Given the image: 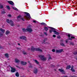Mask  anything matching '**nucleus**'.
Masks as SVG:
<instances>
[{"label": "nucleus", "mask_w": 77, "mask_h": 77, "mask_svg": "<svg viewBox=\"0 0 77 77\" xmlns=\"http://www.w3.org/2000/svg\"><path fill=\"white\" fill-rule=\"evenodd\" d=\"M31 51H40L41 52H42V50L39 49L37 48H34L33 46H32L31 48Z\"/></svg>", "instance_id": "f257e3e1"}, {"label": "nucleus", "mask_w": 77, "mask_h": 77, "mask_svg": "<svg viewBox=\"0 0 77 77\" xmlns=\"http://www.w3.org/2000/svg\"><path fill=\"white\" fill-rule=\"evenodd\" d=\"M27 28H26V30L28 31V32H29V33H31L32 32H33V29H32L31 27H32V25L31 24H29L27 27Z\"/></svg>", "instance_id": "f03ea898"}, {"label": "nucleus", "mask_w": 77, "mask_h": 77, "mask_svg": "<svg viewBox=\"0 0 77 77\" xmlns=\"http://www.w3.org/2000/svg\"><path fill=\"white\" fill-rule=\"evenodd\" d=\"M6 22L8 24H10L11 26H14V22L12 21V20H9V19H7L6 20Z\"/></svg>", "instance_id": "7ed1b4c3"}, {"label": "nucleus", "mask_w": 77, "mask_h": 77, "mask_svg": "<svg viewBox=\"0 0 77 77\" xmlns=\"http://www.w3.org/2000/svg\"><path fill=\"white\" fill-rule=\"evenodd\" d=\"M25 14H26V16L25 17V18L26 20H30V18H31V17H30V14L27 12H23Z\"/></svg>", "instance_id": "20e7f679"}, {"label": "nucleus", "mask_w": 77, "mask_h": 77, "mask_svg": "<svg viewBox=\"0 0 77 77\" xmlns=\"http://www.w3.org/2000/svg\"><path fill=\"white\" fill-rule=\"evenodd\" d=\"M39 57H40L41 59V60H43V61H44V60H47V58L44 57V55H39Z\"/></svg>", "instance_id": "39448f33"}, {"label": "nucleus", "mask_w": 77, "mask_h": 77, "mask_svg": "<svg viewBox=\"0 0 77 77\" xmlns=\"http://www.w3.org/2000/svg\"><path fill=\"white\" fill-rule=\"evenodd\" d=\"M58 71H59L60 72H62V74H65V71H64V70H63V69H58Z\"/></svg>", "instance_id": "423d86ee"}, {"label": "nucleus", "mask_w": 77, "mask_h": 77, "mask_svg": "<svg viewBox=\"0 0 77 77\" xmlns=\"http://www.w3.org/2000/svg\"><path fill=\"white\" fill-rule=\"evenodd\" d=\"M20 39H23V40H26L27 38H26V37L25 36H22L20 37Z\"/></svg>", "instance_id": "0eeeda50"}, {"label": "nucleus", "mask_w": 77, "mask_h": 77, "mask_svg": "<svg viewBox=\"0 0 77 77\" xmlns=\"http://www.w3.org/2000/svg\"><path fill=\"white\" fill-rule=\"evenodd\" d=\"M11 72H15V71H17L16 69L14 67H11Z\"/></svg>", "instance_id": "6e6552de"}, {"label": "nucleus", "mask_w": 77, "mask_h": 77, "mask_svg": "<svg viewBox=\"0 0 77 77\" xmlns=\"http://www.w3.org/2000/svg\"><path fill=\"white\" fill-rule=\"evenodd\" d=\"M63 49H61L60 50H56V53H62L63 51Z\"/></svg>", "instance_id": "1a4fd4ad"}, {"label": "nucleus", "mask_w": 77, "mask_h": 77, "mask_svg": "<svg viewBox=\"0 0 77 77\" xmlns=\"http://www.w3.org/2000/svg\"><path fill=\"white\" fill-rule=\"evenodd\" d=\"M7 2L10 5H12V6H14V3L13 2L11 1H8Z\"/></svg>", "instance_id": "9d476101"}, {"label": "nucleus", "mask_w": 77, "mask_h": 77, "mask_svg": "<svg viewBox=\"0 0 77 77\" xmlns=\"http://www.w3.org/2000/svg\"><path fill=\"white\" fill-rule=\"evenodd\" d=\"M20 63L21 65H24L25 66V65H26L27 64V62L23 61H21L20 62Z\"/></svg>", "instance_id": "9b49d317"}, {"label": "nucleus", "mask_w": 77, "mask_h": 77, "mask_svg": "<svg viewBox=\"0 0 77 77\" xmlns=\"http://www.w3.org/2000/svg\"><path fill=\"white\" fill-rule=\"evenodd\" d=\"M38 72V69L36 68V67H35L34 68V73L36 74H37V73Z\"/></svg>", "instance_id": "f8f14e48"}, {"label": "nucleus", "mask_w": 77, "mask_h": 77, "mask_svg": "<svg viewBox=\"0 0 77 77\" xmlns=\"http://www.w3.org/2000/svg\"><path fill=\"white\" fill-rule=\"evenodd\" d=\"M75 37L71 35V38H68V40H70V41H72V39H75Z\"/></svg>", "instance_id": "ddd939ff"}, {"label": "nucleus", "mask_w": 77, "mask_h": 77, "mask_svg": "<svg viewBox=\"0 0 77 77\" xmlns=\"http://www.w3.org/2000/svg\"><path fill=\"white\" fill-rule=\"evenodd\" d=\"M15 62L17 63H20V60L18 59H15Z\"/></svg>", "instance_id": "4468645a"}, {"label": "nucleus", "mask_w": 77, "mask_h": 77, "mask_svg": "<svg viewBox=\"0 0 77 77\" xmlns=\"http://www.w3.org/2000/svg\"><path fill=\"white\" fill-rule=\"evenodd\" d=\"M54 32L55 35H59V32H57L56 30H54Z\"/></svg>", "instance_id": "2eb2a0df"}, {"label": "nucleus", "mask_w": 77, "mask_h": 77, "mask_svg": "<svg viewBox=\"0 0 77 77\" xmlns=\"http://www.w3.org/2000/svg\"><path fill=\"white\" fill-rule=\"evenodd\" d=\"M0 30L3 33H5V30L2 28H0Z\"/></svg>", "instance_id": "dca6fc26"}, {"label": "nucleus", "mask_w": 77, "mask_h": 77, "mask_svg": "<svg viewBox=\"0 0 77 77\" xmlns=\"http://www.w3.org/2000/svg\"><path fill=\"white\" fill-rule=\"evenodd\" d=\"M27 29H25L24 28H23L22 29V30L23 31V32H28V31L27 30Z\"/></svg>", "instance_id": "f3484780"}, {"label": "nucleus", "mask_w": 77, "mask_h": 77, "mask_svg": "<svg viewBox=\"0 0 77 77\" xmlns=\"http://www.w3.org/2000/svg\"><path fill=\"white\" fill-rule=\"evenodd\" d=\"M34 60L35 62V63H36L37 65H39V62H38V60Z\"/></svg>", "instance_id": "a211bd4d"}, {"label": "nucleus", "mask_w": 77, "mask_h": 77, "mask_svg": "<svg viewBox=\"0 0 77 77\" xmlns=\"http://www.w3.org/2000/svg\"><path fill=\"white\" fill-rule=\"evenodd\" d=\"M70 45H75V44L74 43V42H72L71 41L69 42Z\"/></svg>", "instance_id": "6ab92c4d"}, {"label": "nucleus", "mask_w": 77, "mask_h": 77, "mask_svg": "<svg viewBox=\"0 0 77 77\" xmlns=\"http://www.w3.org/2000/svg\"><path fill=\"white\" fill-rule=\"evenodd\" d=\"M12 8H13V9L15 10V11H18V9L17 8H16L12 6Z\"/></svg>", "instance_id": "aec40b11"}, {"label": "nucleus", "mask_w": 77, "mask_h": 77, "mask_svg": "<svg viewBox=\"0 0 77 77\" xmlns=\"http://www.w3.org/2000/svg\"><path fill=\"white\" fill-rule=\"evenodd\" d=\"M15 75L16 77H19V76L20 75V74H19V73H18V72H16L15 74Z\"/></svg>", "instance_id": "412c9836"}, {"label": "nucleus", "mask_w": 77, "mask_h": 77, "mask_svg": "<svg viewBox=\"0 0 77 77\" xmlns=\"http://www.w3.org/2000/svg\"><path fill=\"white\" fill-rule=\"evenodd\" d=\"M48 28H50V29H51V30H57L56 29L52 27L48 26Z\"/></svg>", "instance_id": "4be33fe9"}, {"label": "nucleus", "mask_w": 77, "mask_h": 77, "mask_svg": "<svg viewBox=\"0 0 77 77\" xmlns=\"http://www.w3.org/2000/svg\"><path fill=\"white\" fill-rule=\"evenodd\" d=\"M44 29L45 31H46V32H47V30H48V28L46 26H44Z\"/></svg>", "instance_id": "5701e85b"}, {"label": "nucleus", "mask_w": 77, "mask_h": 77, "mask_svg": "<svg viewBox=\"0 0 77 77\" xmlns=\"http://www.w3.org/2000/svg\"><path fill=\"white\" fill-rule=\"evenodd\" d=\"M9 33H10V31L7 30V31H6V32H5V34L6 35H8V34H9Z\"/></svg>", "instance_id": "b1692460"}, {"label": "nucleus", "mask_w": 77, "mask_h": 77, "mask_svg": "<svg viewBox=\"0 0 77 77\" xmlns=\"http://www.w3.org/2000/svg\"><path fill=\"white\" fill-rule=\"evenodd\" d=\"M22 52L23 54H24V55H26L27 54V53L26 52H25L23 50V51H22Z\"/></svg>", "instance_id": "393cba45"}, {"label": "nucleus", "mask_w": 77, "mask_h": 77, "mask_svg": "<svg viewBox=\"0 0 77 77\" xmlns=\"http://www.w3.org/2000/svg\"><path fill=\"white\" fill-rule=\"evenodd\" d=\"M5 56L7 58H9V54H5Z\"/></svg>", "instance_id": "a878e982"}, {"label": "nucleus", "mask_w": 77, "mask_h": 77, "mask_svg": "<svg viewBox=\"0 0 77 77\" xmlns=\"http://www.w3.org/2000/svg\"><path fill=\"white\" fill-rule=\"evenodd\" d=\"M6 8L8 10H10V9H11V8H10V6H9V5H7L6 6Z\"/></svg>", "instance_id": "bb28decb"}, {"label": "nucleus", "mask_w": 77, "mask_h": 77, "mask_svg": "<svg viewBox=\"0 0 77 77\" xmlns=\"http://www.w3.org/2000/svg\"><path fill=\"white\" fill-rule=\"evenodd\" d=\"M30 66H29V68H33L32 64L31 63H30Z\"/></svg>", "instance_id": "cd10ccee"}, {"label": "nucleus", "mask_w": 77, "mask_h": 77, "mask_svg": "<svg viewBox=\"0 0 77 77\" xmlns=\"http://www.w3.org/2000/svg\"><path fill=\"white\" fill-rule=\"evenodd\" d=\"M71 36H72V35L71 34L68 33V36L69 38H70Z\"/></svg>", "instance_id": "c85d7f7f"}, {"label": "nucleus", "mask_w": 77, "mask_h": 77, "mask_svg": "<svg viewBox=\"0 0 77 77\" xmlns=\"http://www.w3.org/2000/svg\"><path fill=\"white\" fill-rule=\"evenodd\" d=\"M3 36V34H2V32L0 31V38L2 37Z\"/></svg>", "instance_id": "c756f323"}, {"label": "nucleus", "mask_w": 77, "mask_h": 77, "mask_svg": "<svg viewBox=\"0 0 77 77\" xmlns=\"http://www.w3.org/2000/svg\"><path fill=\"white\" fill-rule=\"evenodd\" d=\"M41 25H44L45 26L47 25V24H46V23H41Z\"/></svg>", "instance_id": "7c9ffc66"}, {"label": "nucleus", "mask_w": 77, "mask_h": 77, "mask_svg": "<svg viewBox=\"0 0 77 77\" xmlns=\"http://www.w3.org/2000/svg\"><path fill=\"white\" fill-rule=\"evenodd\" d=\"M60 45L61 46H63V47H64L65 46V45L63 44V43H61Z\"/></svg>", "instance_id": "2f4dec72"}, {"label": "nucleus", "mask_w": 77, "mask_h": 77, "mask_svg": "<svg viewBox=\"0 0 77 77\" xmlns=\"http://www.w3.org/2000/svg\"><path fill=\"white\" fill-rule=\"evenodd\" d=\"M4 7H3V5H1L0 6V8L1 9H3V8H4Z\"/></svg>", "instance_id": "473e14b6"}, {"label": "nucleus", "mask_w": 77, "mask_h": 77, "mask_svg": "<svg viewBox=\"0 0 77 77\" xmlns=\"http://www.w3.org/2000/svg\"><path fill=\"white\" fill-rule=\"evenodd\" d=\"M57 39H60V38H61V37H60V36L59 35L58 36H57Z\"/></svg>", "instance_id": "72a5a7b5"}, {"label": "nucleus", "mask_w": 77, "mask_h": 77, "mask_svg": "<svg viewBox=\"0 0 77 77\" xmlns=\"http://www.w3.org/2000/svg\"><path fill=\"white\" fill-rule=\"evenodd\" d=\"M54 30H53V29H51L49 30V32L50 33H52V32H54Z\"/></svg>", "instance_id": "f704fd0d"}, {"label": "nucleus", "mask_w": 77, "mask_h": 77, "mask_svg": "<svg viewBox=\"0 0 77 77\" xmlns=\"http://www.w3.org/2000/svg\"><path fill=\"white\" fill-rule=\"evenodd\" d=\"M71 71H72V72H75V70L74 69H70Z\"/></svg>", "instance_id": "c9c22d12"}, {"label": "nucleus", "mask_w": 77, "mask_h": 77, "mask_svg": "<svg viewBox=\"0 0 77 77\" xmlns=\"http://www.w3.org/2000/svg\"><path fill=\"white\" fill-rule=\"evenodd\" d=\"M71 68V66L69 65L68 66V69H70Z\"/></svg>", "instance_id": "e433bc0d"}, {"label": "nucleus", "mask_w": 77, "mask_h": 77, "mask_svg": "<svg viewBox=\"0 0 77 77\" xmlns=\"http://www.w3.org/2000/svg\"><path fill=\"white\" fill-rule=\"evenodd\" d=\"M1 14H6V12H5V11H2L1 12Z\"/></svg>", "instance_id": "4c0bfd02"}, {"label": "nucleus", "mask_w": 77, "mask_h": 77, "mask_svg": "<svg viewBox=\"0 0 77 77\" xmlns=\"http://www.w3.org/2000/svg\"><path fill=\"white\" fill-rule=\"evenodd\" d=\"M17 18L18 19V18H21V16L20 15L17 16Z\"/></svg>", "instance_id": "58836bf2"}, {"label": "nucleus", "mask_w": 77, "mask_h": 77, "mask_svg": "<svg viewBox=\"0 0 77 77\" xmlns=\"http://www.w3.org/2000/svg\"><path fill=\"white\" fill-rule=\"evenodd\" d=\"M50 66H51L52 67H54L55 66L53 65V64H51Z\"/></svg>", "instance_id": "ea45409f"}, {"label": "nucleus", "mask_w": 77, "mask_h": 77, "mask_svg": "<svg viewBox=\"0 0 77 77\" xmlns=\"http://www.w3.org/2000/svg\"><path fill=\"white\" fill-rule=\"evenodd\" d=\"M40 35V36H41V37H43V36H44V35L43 34L40 35Z\"/></svg>", "instance_id": "a19ab883"}, {"label": "nucleus", "mask_w": 77, "mask_h": 77, "mask_svg": "<svg viewBox=\"0 0 77 77\" xmlns=\"http://www.w3.org/2000/svg\"><path fill=\"white\" fill-rule=\"evenodd\" d=\"M4 48L3 47V46H0V49H3Z\"/></svg>", "instance_id": "79ce46f5"}, {"label": "nucleus", "mask_w": 77, "mask_h": 77, "mask_svg": "<svg viewBox=\"0 0 77 77\" xmlns=\"http://www.w3.org/2000/svg\"><path fill=\"white\" fill-rule=\"evenodd\" d=\"M21 20H22L23 21H25V19H24V18H21Z\"/></svg>", "instance_id": "37998d69"}, {"label": "nucleus", "mask_w": 77, "mask_h": 77, "mask_svg": "<svg viewBox=\"0 0 77 77\" xmlns=\"http://www.w3.org/2000/svg\"><path fill=\"white\" fill-rule=\"evenodd\" d=\"M44 33L45 35H46V36H47L48 35L47 33V32H44Z\"/></svg>", "instance_id": "c03bdc74"}, {"label": "nucleus", "mask_w": 77, "mask_h": 77, "mask_svg": "<svg viewBox=\"0 0 77 77\" xmlns=\"http://www.w3.org/2000/svg\"><path fill=\"white\" fill-rule=\"evenodd\" d=\"M55 49H53L52 50V51H53V52H55Z\"/></svg>", "instance_id": "a18cd8bd"}, {"label": "nucleus", "mask_w": 77, "mask_h": 77, "mask_svg": "<svg viewBox=\"0 0 77 77\" xmlns=\"http://www.w3.org/2000/svg\"><path fill=\"white\" fill-rule=\"evenodd\" d=\"M53 37L54 38H56V35H53Z\"/></svg>", "instance_id": "49530a36"}, {"label": "nucleus", "mask_w": 77, "mask_h": 77, "mask_svg": "<svg viewBox=\"0 0 77 77\" xmlns=\"http://www.w3.org/2000/svg\"><path fill=\"white\" fill-rule=\"evenodd\" d=\"M49 59H52V57H51V56H50V55H49Z\"/></svg>", "instance_id": "de8ad7c7"}, {"label": "nucleus", "mask_w": 77, "mask_h": 77, "mask_svg": "<svg viewBox=\"0 0 77 77\" xmlns=\"http://www.w3.org/2000/svg\"><path fill=\"white\" fill-rule=\"evenodd\" d=\"M74 69V66H73V65H72V67L71 68V69Z\"/></svg>", "instance_id": "09e8293b"}, {"label": "nucleus", "mask_w": 77, "mask_h": 77, "mask_svg": "<svg viewBox=\"0 0 77 77\" xmlns=\"http://www.w3.org/2000/svg\"><path fill=\"white\" fill-rule=\"evenodd\" d=\"M16 67L17 68H18L19 69H20V67H19V66H16Z\"/></svg>", "instance_id": "8fccbe9b"}, {"label": "nucleus", "mask_w": 77, "mask_h": 77, "mask_svg": "<svg viewBox=\"0 0 77 77\" xmlns=\"http://www.w3.org/2000/svg\"><path fill=\"white\" fill-rule=\"evenodd\" d=\"M32 21L33 22V23H36V20H32Z\"/></svg>", "instance_id": "3c124183"}, {"label": "nucleus", "mask_w": 77, "mask_h": 77, "mask_svg": "<svg viewBox=\"0 0 77 77\" xmlns=\"http://www.w3.org/2000/svg\"><path fill=\"white\" fill-rule=\"evenodd\" d=\"M74 54H75H75H77V51L76 52H75L74 53Z\"/></svg>", "instance_id": "603ef678"}, {"label": "nucleus", "mask_w": 77, "mask_h": 77, "mask_svg": "<svg viewBox=\"0 0 77 77\" xmlns=\"http://www.w3.org/2000/svg\"><path fill=\"white\" fill-rule=\"evenodd\" d=\"M8 17H11V15L8 14Z\"/></svg>", "instance_id": "864d4df0"}, {"label": "nucleus", "mask_w": 77, "mask_h": 77, "mask_svg": "<svg viewBox=\"0 0 77 77\" xmlns=\"http://www.w3.org/2000/svg\"><path fill=\"white\" fill-rule=\"evenodd\" d=\"M60 42H63V39H62L60 40Z\"/></svg>", "instance_id": "5fc2aeb1"}, {"label": "nucleus", "mask_w": 77, "mask_h": 77, "mask_svg": "<svg viewBox=\"0 0 77 77\" xmlns=\"http://www.w3.org/2000/svg\"><path fill=\"white\" fill-rule=\"evenodd\" d=\"M46 41V40H45V39H43V41H44V42H45Z\"/></svg>", "instance_id": "6e6d98bb"}, {"label": "nucleus", "mask_w": 77, "mask_h": 77, "mask_svg": "<svg viewBox=\"0 0 77 77\" xmlns=\"http://www.w3.org/2000/svg\"><path fill=\"white\" fill-rule=\"evenodd\" d=\"M65 41H66V43H67V42H68V39H67V40H66Z\"/></svg>", "instance_id": "4d7b16f0"}, {"label": "nucleus", "mask_w": 77, "mask_h": 77, "mask_svg": "<svg viewBox=\"0 0 77 77\" xmlns=\"http://www.w3.org/2000/svg\"><path fill=\"white\" fill-rule=\"evenodd\" d=\"M28 62L29 63V65H30V63H30V61H28Z\"/></svg>", "instance_id": "13d9d810"}, {"label": "nucleus", "mask_w": 77, "mask_h": 77, "mask_svg": "<svg viewBox=\"0 0 77 77\" xmlns=\"http://www.w3.org/2000/svg\"><path fill=\"white\" fill-rule=\"evenodd\" d=\"M61 77H68V76H61Z\"/></svg>", "instance_id": "bf43d9fd"}, {"label": "nucleus", "mask_w": 77, "mask_h": 77, "mask_svg": "<svg viewBox=\"0 0 77 77\" xmlns=\"http://www.w3.org/2000/svg\"><path fill=\"white\" fill-rule=\"evenodd\" d=\"M44 43L45 44H47V43H48V42H44Z\"/></svg>", "instance_id": "052dcab7"}, {"label": "nucleus", "mask_w": 77, "mask_h": 77, "mask_svg": "<svg viewBox=\"0 0 77 77\" xmlns=\"http://www.w3.org/2000/svg\"><path fill=\"white\" fill-rule=\"evenodd\" d=\"M17 44H18V45H19V46L20 45V43H18Z\"/></svg>", "instance_id": "680f3d73"}, {"label": "nucleus", "mask_w": 77, "mask_h": 77, "mask_svg": "<svg viewBox=\"0 0 77 77\" xmlns=\"http://www.w3.org/2000/svg\"><path fill=\"white\" fill-rule=\"evenodd\" d=\"M17 50H20V48H17Z\"/></svg>", "instance_id": "e2e57ef3"}, {"label": "nucleus", "mask_w": 77, "mask_h": 77, "mask_svg": "<svg viewBox=\"0 0 77 77\" xmlns=\"http://www.w3.org/2000/svg\"><path fill=\"white\" fill-rule=\"evenodd\" d=\"M66 69H68V66H66Z\"/></svg>", "instance_id": "0e129e2a"}, {"label": "nucleus", "mask_w": 77, "mask_h": 77, "mask_svg": "<svg viewBox=\"0 0 77 77\" xmlns=\"http://www.w3.org/2000/svg\"><path fill=\"white\" fill-rule=\"evenodd\" d=\"M30 49V48H28V50H29Z\"/></svg>", "instance_id": "69168bd1"}, {"label": "nucleus", "mask_w": 77, "mask_h": 77, "mask_svg": "<svg viewBox=\"0 0 77 77\" xmlns=\"http://www.w3.org/2000/svg\"><path fill=\"white\" fill-rule=\"evenodd\" d=\"M54 70H55V71H56V69H54Z\"/></svg>", "instance_id": "338daca9"}, {"label": "nucleus", "mask_w": 77, "mask_h": 77, "mask_svg": "<svg viewBox=\"0 0 77 77\" xmlns=\"http://www.w3.org/2000/svg\"><path fill=\"white\" fill-rule=\"evenodd\" d=\"M75 76H71V77H75Z\"/></svg>", "instance_id": "774afa93"}]
</instances>
